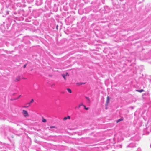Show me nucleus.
I'll list each match as a JSON object with an SVG mask.
<instances>
[{
	"label": "nucleus",
	"mask_w": 151,
	"mask_h": 151,
	"mask_svg": "<svg viewBox=\"0 0 151 151\" xmlns=\"http://www.w3.org/2000/svg\"><path fill=\"white\" fill-rule=\"evenodd\" d=\"M123 119L124 118H121L118 119L117 121L116 122V123H118L120 121H122L123 120Z\"/></svg>",
	"instance_id": "423d86ee"
},
{
	"label": "nucleus",
	"mask_w": 151,
	"mask_h": 151,
	"mask_svg": "<svg viewBox=\"0 0 151 151\" xmlns=\"http://www.w3.org/2000/svg\"><path fill=\"white\" fill-rule=\"evenodd\" d=\"M84 105L83 104V103H81L80 104H79L78 106V108H79L81 106H83Z\"/></svg>",
	"instance_id": "ddd939ff"
},
{
	"label": "nucleus",
	"mask_w": 151,
	"mask_h": 151,
	"mask_svg": "<svg viewBox=\"0 0 151 151\" xmlns=\"http://www.w3.org/2000/svg\"><path fill=\"white\" fill-rule=\"evenodd\" d=\"M26 105V106L28 105Z\"/></svg>",
	"instance_id": "5701e85b"
},
{
	"label": "nucleus",
	"mask_w": 151,
	"mask_h": 151,
	"mask_svg": "<svg viewBox=\"0 0 151 151\" xmlns=\"http://www.w3.org/2000/svg\"><path fill=\"white\" fill-rule=\"evenodd\" d=\"M52 76V75H49L50 76Z\"/></svg>",
	"instance_id": "4be33fe9"
},
{
	"label": "nucleus",
	"mask_w": 151,
	"mask_h": 151,
	"mask_svg": "<svg viewBox=\"0 0 151 151\" xmlns=\"http://www.w3.org/2000/svg\"><path fill=\"white\" fill-rule=\"evenodd\" d=\"M65 76H69V74H68V73L66 72V74H65Z\"/></svg>",
	"instance_id": "f3484780"
},
{
	"label": "nucleus",
	"mask_w": 151,
	"mask_h": 151,
	"mask_svg": "<svg viewBox=\"0 0 151 151\" xmlns=\"http://www.w3.org/2000/svg\"><path fill=\"white\" fill-rule=\"evenodd\" d=\"M50 127V128H56V127L55 126H51Z\"/></svg>",
	"instance_id": "dca6fc26"
},
{
	"label": "nucleus",
	"mask_w": 151,
	"mask_h": 151,
	"mask_svg": "<svg viewBox=\"0 0 151 151\" xmlns=\"http://www.w3.org/2000/svg\"><path fill=\"white\" fill-rule=\"evenodd\" d=\"M20 78L19 76H17L15 78L14 80L15 82H17L20 81Z\"/></svg>",
	"instance_id": "7ed1b4c3"
},
{
	"label": "nucleus",
	"mask_w": 151,
	"mask_h": 151,
	"mask_svg": "<svg viewBox=\"0 0 151 151\" xmlns=\"http://www.w3.org/2000/svg\"><path fill=\"white\" fill-rule=\"evenodd\" d=\"M67 90L68 91V92H69V93H72V91L71 89L68 88H67Z\"/></svg>",
	"instance_id": "6e6552de"
},
{
	"label": "nucleus",
	"mask_w": 151,
	"mask_h": 151,
	"mask_svg": "<svg viewBox=\"0 0 151 151\" xmlns=\"http://www.w3.org/2000/svg\"><path fill=\"white\" fill-rule=\"evenodd\" d=\"M51 86H55V84H52Z\"/></svg>",
	"instance_id": "6ab92c4d"
},
{
	"label": "nucleus",
	"mask_w": 151,
	"mask_h": 151,
	"mask_svg": "<svg viewBox=\"0 0 151 151\" xmlns=\"http://www.w3.org/2000/svg\"><path fill=\"white\" fill-rule=\"evenodd\" d=\"M86 98L88 100V102L89 103L90 102V101L89 98L88 97H86Z\"/></svg>",
	"instance_id": "f8f14e48"
},
{
	"label": "nucleus",
	"mask_w": 151,
	"mask_h": 151,
	"mask_svg": "<svg viewBox=\"0 0 151 151\" xmlns=\"http://www.w3.org/2000/svg\"><path fill=\"white\" fill-rule=\"evenodd\" d=\"M83 84H84V83H76V84L78 86L82 85Z\"/></svg>",
	"instance_id": "9d476101"
},
{
	"label": "nucleus",
	"mask_w": 151,
	"mask_h": 151,
	"mask_svg": "<svg viewBox=\"0 0 151 151\" xmlns=\"http://www.w3.org/2000/svg\"><path fill=\"white\" fill-rule=\"evenodd\" d=\"M34 101V100L33 99H32L30 102V103H30V104L31 103H33Z\"/></svg>",
	"instance_id": "4468645a"
},
{
	"label": "nucleus",
	"mask_w": 151,
	"mask_h": 151,
	"mask_svg": "<svg viewBox=\"0 0 151 151\" xmlns=\"http://www.w3.org/2000/svg\"><path fill=\"white\" fill-rule=\"evenodd\" d=\"M109 101V96H107L106 98V106H107Z\"/></svg>",
	"instance_id": "f03ea898"
},
{
	"label": "nucleus",
	"mask_w": 151,
	"mask_h": 151,
	"mask_svg": "<svg viewBox=\"0 0 151 151\" xmlns=\"http://www.w3.org/2000/svg\"><path fill=\"white\" fill-rule=\"evenodd\" d=\"M70 116H68L67 117H65L64 118L63 120L65 121L67 120V119H70Z\"/></svg>",
	"instance_id": "20e7f679"
},
{
	"label": "nucleus",
	"mask_w": 151,
	"mask_h": 151,
	"mask_svg": "<svg viewBox=\"0 0 151 151\" xmlns=\"http://www.w3.org/2000/svg\"><path fill=\"white\" fill-rule=\"evenodd\" d=\"M25 105H28L27 106H22V108H28V107H29L30 105V103H27V104H26Z\"/></svg>",
	"instance_id": "39448f33"
},
{
	"label": "nucleus",
	"mask_w": 151,
	"mask_h": 151,
	"mask_svg": "<svg viewBox=\"0 0 151 151\" xmlns=\"http://www.w3.org/2000/svg\"><path fill=\"white\" fill-rule=\"evenodd\" d=\"M21 95H20L19 97H18L17 98V99H18V98H19V97H20V96H21Z\"/></svg>",
	"instance_id": "aec40b11"
},
{
	"label": "nucleus",
	"mask_w": 151,
	"mask_h": 151,
	"mask_svg": "<svg viewBox=\"0 0 151 151\" xmlns=\"http://www.w3.org/2000/svg\"><path fill=\"white\" fill-rule=\"evenodd\" d=\"M62 76L63 77V78H64V79L65 80H66V78H65V76L64 74H62Z\"/></svg>",
	"instance_id": "9b49d317"
},
{
	"label": "nucleus",
	"mask_w": 151,
	"mask_h": 151,
	"mask_svg": "<svg viewBox=\"0 0 151 151\" xmlns=\"http://www.w3.org/2000/svg\"><path fill=\"white\" fill-rule=\"evenodd\" d=\"M136 91L139 92L140 93L142 92H143L144 91V90L143 89H141L140 90H136Z\"/></svg>",
	"instance_id": "0eeeda50"
},
{
	"label": "nucleus",
	"mask_w": 151,
	"mask_h": 151,
	"mask_svg": "<svg viewBox=\"0 0 151 151\" xmlns=\"http://www.w3.org/2000/svg\"><path fill=\"white\" fill-rule=\"evenodd\" d=\"M42 122H46V120L44 119L43 117L42 118Z\"/></svg>",
	"instance_id": "1a4fd4ad"
},
{
	"label": "nucleus",
	"mask_w": 151,
	"mask_h": 151,
	"mask_svg": "<svg viewBox=\"0 0 151 151\" xmlns=\"http://www.w3.org/2000/svg\"><path fill=\"white\" fill-rule=\"evenodd\" d=\"M106 106V107L105 109H107V106Z\"/></svg>",
	"instance_id": "412c9836"
},
{
	"label": "nucleus",
	"mask_w": 151,
	"mask_h": 151,
	"mask_svg": "<svg viewBox=\"0 0 151 151\" xmlns=\"http://www.w3.org/2000/svg\"><path fill=\"white\" fill-rule=\"evenodd\" d=\"M83 107H84V109H85L86 110H88V108L86 107V106H85L84 105H83Z\"/></svg>",
	"instance_id": "2eb2a0df"
},
{
	"label": "nucleus",
	"mask_w": 151,
	"mask_h": 151,
	"mask_svg": "<svg viewBox=\"0 0 151 151\" xmlns=\"http://www.w3.org/2000/svg\"><path fill=\"white\" fill-rule=\"evenodd\" d=\"M27 65V64H26L25 65H24L23 66V68H25L26 67Z\"/></svg>",
	"instance_id": "a211bd4d"
},
{
	"label": "nucleus",
	"mask_w": 151,
	"mask_h": 151,
	"mask_svg": "<svg viewBox=\"0 0 151 151\" xmlns=\"http://www.w3.org/2000/svg\"><path fill=\"white\" fill-rule=\"evenodd\" d=\"M22 113L25 117H27L29 116V114L27 111L23 110Z\"/></svg>",
	"instance_id": "f257e3e1"
}]
</instances>
